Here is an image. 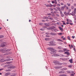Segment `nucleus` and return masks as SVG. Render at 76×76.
I'll use <instances>...</instances> for the list:
<instances>
[{
    "label": "nucleus",
    "mask_w": 76,
    "mask_h": 76,
    "mask_svg": "<svg viewBox=\"0 0 76 76\" xmlns=\"http://www.w3.org/2000/svg\"><path fill=\"white\" fill-rule=\"evenodd\" d=\"M53 63L55 64L56 66H61L63 64L62 63H59L57 61H54Z\"/></svg>",
    "instance_id": "nucleus-1"
},
{
    "label": "nucleus",
    "mask_w": 76,
    "mask_h": 76,
    "mask_svg": "<svg viewBox=\"0 0 76 76\" xmlns=\"http://www.w3.org/2000/svg\"><path fill=\"white\" fill-rule=\"evenodd\" d=\"M47 49L48 50H50V51H52V52H54V50H56L55 49H54V48L51 47L48 48H47Z\"/></svg>",
    "instance_id": "nucleus-2"
},
{
    "label": "nucleus",
    "mask_w": 76,
    "mask_h": 76,
    "mask_svg": "<svg viewBox=\"0 0 76 76\" xmlns=\"http://www.w3.org/2000/svg\"><path fill=\"white\" fill-rule=\"evenodd\" d=\"M49 43L50 44H48L49 46H55V45H56V44L54 43H52V42H50Z\"/></svg>",
    "instance_id": "nucleus-3"
},
{
    "label": "nucleus",
    "mask_w": 76,
    "mask_h": 76,
    "mask_svg": "<svg viewBox=\"0 0 76 76\" xmlns=\"http://www.w3.org/2000/svg\"><path fill=\"white\" fill-rule=\"evenodd\" d=\"M6 42H3L1 45H0L1 46V47H3L6 46Z\"/></svg>",
    "instance_id": "nucleus-4"
},
{
    "label": "nucleus",
    "mask_w": 76,
    "mask_h": 76,
    "mask_svg": "<svg viewBox=\"0 0 76 76\" xmlns=\"http://www.w3.org/2000/svg\"><path fill=\"white\" fill-rule=\"evenodd\" d=\"M51 30L53 32H57V31H58V30H57V29H54L52 27V28L51 29Z\"/></svg>",
    "instance_id": "nucleus-5"
},
{
    "label": "nucleus",
    "mask_w": 76,
    "mask_h": 76,
    "mask_svg": "<svg viewBox=\"0 0 76 76\" xmlns=\"http://www.w3.org/2000/svg\"><path fill=\"white\" fill-rule=\"evenodd\" d=\"M66 72L67 73H69V74H71L72 73H74L73 71L69 70L67 71H66Z\"/></svg>",
    "instance_id": "nucleus-6"
},
{
    "label": "nucleus",
    "mask_w": 76,
    "mask_h": 76,
    "mask_svg": "<svg viewBox=\"0 0 76 76\" xmlns=\"http://www.w3.org/2000/svg\"><path fill=\"white\" fill-rule=\"evenodd\" d=\"M72 13H70V15H72V16H75V14H76V12H75L74 11H72Z\"/></svg>",
    "instance_id": "nucleus-7"
},
{
    "label": "nucleus",
    "mask_w": 76,
    "mask_h": 76,
    "mask_svg": "<svg viewBox=\"0 0 76 76\" xmlns=\"http://www.w3.org/2000/svg\"><path fill=\"white\" fill-rule=\"evenodd\" d=\"M54 68L55 69H60L61 68V66H55Z\"/></svg>",
    "instance_id": "nucleus-8"
},
{
    "label": "nucleus",
    "mask_w": 76,
    "mask_h": 76,
    "mask_svg": "<svg viewBox=\"0 0 76 76\" xmlns=\"http://www.w3.org/2000/svg\"><path fill=\"white\" fill-rule=\"evenodd\" d=\"M10 60H11V59L8 58V59H7L5 60H4V61H10Z\"/></svg>",
    "instance_id": "nucleus-9"
},
{
    "label": "nucleus",
    "mask_w": 76,
    "mask_h": 76,
    "mask_svg": "<svg viewBox=\"0 0 76 76\" xmlns=\"http://www.w3.org/2000/svg\"><path fill=\"white\" fill-rule=\"evenodd\" d=\"M50 34L52 35H56V34L55 33L51 32Z\"/></svg>",
    "instance_id": "nucleus-10"
},
{
    "label": "nucleus",
    "mask_w": 76,
    "mask_h": 76,
    "mask_svg": "<svg viewBox=\"0 0 76 76\" xmlns=\"http://www.w3.org/2000/svg\"><path fill=\"white\" fill-rule=\"evenodd\" d=\"M10 72H7L6 73L5 75V76H8V75H10Z\"/></svg>",
    "instance_id": "nucleus-11"
},
{
    "label": "nucleus",
    "mask_w": 76,
    "mask_h": 76,
    "mask_svg": "<svg viewBox=\"0 0 76 76\" xmlns=\"http://www.w3.org/2000/svg\"><path fill=\"white\" fill-rule=\"evenodd\" d=\"M15 68H16V66H12L10 67V69H15Z\"/></svg>",
    "instance_id": "nucleus-12"
},
{
    "label": "nucleus",
    "mask_w": 76,
    "mask_h": 76,
    "mask_svg": "<svg viewBox=\"0 0 76 76\" xmlns=\"http://www.w3.org/2000/svg\"><path fill=\"white\" fill-rule=\"evenodd\" d=\"M46 7H51L53 6V5H50L49 4H47L46 5Z\"/></svg>",
    "instance_id": "nucleus-13"
},
{
    "label": "nucleus",
    "mask_w": 76,
    "mask_h": 76,
    "mask_svg": "<svg viewBox=\"0 0 76 76\" xmlns=\"http://www.w3.org/2000/svg\"><path fill=\"white\" fill-rule=\"evenodd\" d=\"M58 28L59 29H60V30L61 31H63V28H61V26H59Z\"/></svg>",
    "instance_id": "nucleus-14"
},
{
    "label": "nucleus",
    "mask_w": 76,
    "mask_h": 76,
    "mask_svg": "<svg viewBox=\"0 0 76 76\" xmlns=\"http://www.w3.org/2000/svg\"><path fill=\"white\" fill-rule=\"evenodd\" d=\"M56 40L57 41H58L59 42H63V41H62V40L60 39H56Z\"/></svg>",
    "instance_id": "nucleus-15"
},
{
    "label": "nucleus",
    "mask_w": 76,
    "mask_h": 76,
    "mask_svg": "<svg viewBox=\"0 0 76 76\" xmlns=\"http://www.w3.org/2000/svg\"><path fill=\"white\" fill-rule=\"evenodd\" d=\"M4 60L3 59H1L0 60V62H1V63H3V62H4Z\"/></svg>",
    "instance_id": "nucleus-16"
},
{
    "label": "nucleus",
    "mask_w": 76,
    "mask_h": 76,
    "mask_svg": "<svg viewBox=\"0 0 76 76\" xmlns=\"http://www.w3.org/2000/svg\"><path fill=\"white\" fill-rule=\"evenodd\" d=\"M64 6H62L61 7V10H62L63 11H64Z\"/></svg>",
    "instance_id": "nucleus-17"
},
{
    "label": "nucleus",
    "mask_w": 76,
    "mask_h": 76,
    "mask_svg": "<svg viewBox=\"0 0 76 76\" xmlns=\"http://www.w3.org/2000/svg\"><path fill=\"white\" fill-rule=\"evenodd\" d=\"M61 60L64 61H66L67 60V58H62Z\"/></svg>",
    "instance_id": "nucleus-18"
},
{
    "label": "nucleus",
    "mask_w": 76,
    "mask_h": 76,
    "mask_svg": "<svg viewBox=\"0 0 76 76\" xmlns=\"http://www.w3.org/2000/svg\"><path fill=\"white\" fill-rule=\"evenodd\" d=\"M53 56H55V57H57L58 56V55L57 54H55L54 55H52V56L53 57Z\"/></svg>",
    "instance_id": "nucleus-19"
},
{
    "label": "nucleus",
    "mask_w": 76,
    "mask_h": 76,
    "mask_svg": "<svg viewBox=\"0 0 76 76\" xmlns=\"http://www.w3.org/2000/svg\"><path fill=\"white\" fill-rule=\"evenodd\" d=\"M11 50V49H8L6 50V51H7V52H9V51H10Z\"/></svg>",
    "instance_id": "nucleus-20"
},
{
    "label": "nucleus",
    "mask_w": 76,
    "mask_h": 76,
    "mask_svg": "<svg viewBox=\"0 0 76 76\" xmlns=\"http://www.w3.org/2000/svg\"><path fill=\"white\" fill-rule=\"evenodd\" d=\"M45 40L46 41H49L50 40V39L49 38H46L45 39Z\"/></svg>",
    "instance_id": "nucleus-21"
},
{
    "label": "nucleus",
    "mask_w": 76,
    "mask_h": 76,
    "mask_svg": "<svg viewBox=\"0 0 76 76\" xmlns=\"http://www.w3.org/2000/svg\"><path fill=\"white\" fill-rule=\"evenodd\" d=\"M59 53H63V50H60L58 51Z\"/></svg>",
    "instance_id": "nucleus-22"
},
{
    "label": "nucleus",
    "mask_w": 76,
    "mask_h": 76,
    "mask_svg": "<svg viewBox=\"0 0 76 76\" xmlns=\"http://www.w3.org/2000/svg\"><path fill=\"white\" fill-rule=\"evenodd\" d=\"M55 4H57V0H54Z\"/></svg>",
    "instance_id": "nucleus-23"
},
{
    "label": "nucleus",
    "mask_w": 76,
    "mask_h": 76,
    "mask_svg": "<svg viewBox=\"0 0 76 76\" xmlns=\"http://www.w3.org/2000/svg\"><path fill=\"white\" fill-rule=\"evenodd\" d=\"M67 69L66 68H63V70H67Z\"/></svg>",
    "instance_id": "nucleus-24"
},
{
    "label": "nucleus",
    "mask_w": 76,
    "mask_h": 76,
    "mask_svg": "<svg viewBox=\"0 0 76 76\" xmlns=\"http://www.w3.org/2000/svg\"><path fill=\"white\" fill-rule=\"evenodd\" d=\"M69 61H70V63H73V62H72V59L69 60Z\"/></svg>",
    "instance_id": "nucleus-25"
},
{
    "label": "nucleus",
    "mask_w": 76,
    "mask_h": 76,
    "mask_svg": "<svg viewBox=\"0 0 76 76\" xmlns=\"http://www.w3.org/2000/svg\"><path fill=\"white\" fill-rule=\"evenodd\" d=\"M4 36L3 35H0V38H4Z\"/></svg>",
    "instance_id": "nucleus-26"
},
{
    "label": "nucleus",
    "mask_w": 76,
    "mask_h": 76,
    "mask_svg": "<svg viewBox=\"0 0 76 76\" xmlns=\"http://www.w3.org/2000/svg\"><path fill=\"white\" fill-rule=\"evenodd\" d=\"M52 27H49L47 28V29L48 30H50V29H51Z\"/></svg>",
    "instance_id": "nucleus-27"
},
{
    "label": "nucleus",
    "mask_w": 76,
    "mask_h": 76,
    "mask_svg": "<svg viewBox=\"0 0 76 76\" xmlns=\"http://www.w3.org/2000/svg\"><path fill=\"white\" fill-rule=\"evenodd\" d=\"M62 64H63V65H66L67 64V63L64 62V63H62Z\"/></svg>",
    "instance_id": "nucleus-28"
},
{
    "label": "nucleus",
    "mask_w": 76,
    "mask_h": 76,
    "mask_svg": "<svg viewBox=\"0 0 76 76\" xmlns=\"http://www.w3.org/2000/svg\"><path fill=\"white\" fill-rule=\"evenodd\" d=\"M53 9H54V10H55V11H56V12H57V11H58V10L56 9V8H53Z\"/></svg>",
    "instance_id": "nucleus-29"
},
{
    "label": "nucleus",
    "mask_w": 76,
    "mask_h": 76,
    "mask_svg": "<svg viewBox=\"0 0 76 76\" xmlns=\"http://www.w3.org/2000/svg\"><path fill=\"white\" fill-rule=\"evenodd\" d=\"M12 75H13V76H17V74H15V73H14V74H13Z\"/></svg>",
    "instance_id": "nucleus-30"
},
{
    "label": "nucleus",
    "mask_w": 76,
    "mask_h": 76,
    "mask_svg": "<svg viewBox=\"0 0 76 76\" xmlns=\"http://www.w3.org/2000/svg\"><path fill=\"white\" fill-rule=\"evenodd\" d=\"M58 48V49H59V50H61V49H62V48H61V47L60 46V47H59Z\"/></svg>",
    "instance_id": "nucleus-31"
},
{
    "label": "nucleus",
    "mask_w": 76,
    "mask_h": 76,
    "mask_svg": "<svg viewBox=\"0 0 76 76\" xmlns=\"http://www.w3.org/2000/svg\"><path fill=\"white\" fill-rule=\"evenodd\" d=\"M57 8L58 10L59 11H61V10H60V7H57Z\"/></svg>",
    "instance_id": "nucleus-32"
},
{
    "label": "nucleus",
    "mask_w": 76,
    "mask_h": 76,
    "mask_svg": "<svg viewBox=\"0 0 76 76\" xmlns=\"http://www.w3.org/2000/svg\"><path fill=\"white\" fill-rule=\"evenodd\" d=\"M68 66V67H69V68H71L72 67V65H69Z\"/></svg>",
    "instance_id": "nucleus-33"
},
{
    "label": "nucleus",
    "mask_w": 76,
    "mask_h": 76,
    "mask_svg": "<svg viewBox=\"0 0 76 76\" xmlns=\"http://www.w3.org/2000/svg\"><path fill=\"white\" fill-rule=\"evenodd\" d=\"M63 50H64L63 51H67V49L66 48H64L63 49Z\"/></svg>",
    "instance_id": "nucleus-34"
},
{
    "label": "nucleus",
    "mask_w": 76,
    "mask_h": 76,
    "mask_svg": "<svg viewBox=\"0 0 76 76\" xmlns=\"http://www.w3.org/2000/svg\"><path fill=\"white\" fill-rule=\"evenodd\" d=\"M44 25H46V26H48V24L47 23H45Z\"/></svg>",
    "instance_id": "nucleus-35"
},
{
    "label": "nucleus",
    "mask_w": 76,
    "mask_h": 76,
    "mask_svg": "<svg viewBox=\"0 0 76 76\" xmlns=\"http://www.w3.org/2000/svg\"><path fill=\"white\" fill-rule=\"evenodd\" d=\"M74 75H75V73H74V74H71L70 75L72 76H74Z\"/></svg>",
    "instance_id": "nucleus-36"
},
{
    "label": "nucleus",
    "mask_w": 76,
    "mask_h": 76,
    "mask_svg": "<svg viewBox=\"0 0 76 76\" xmlns=\"http://www.w3.org/2000/svg\"><path fill=\"white\" fill-rule=\"evenodd\" d=\"M6 72H10V70L9 69H7V70H6Z\"/></svg>",
    "instance_id": "nucleus-37"
},
{
    "label": "nucleus",
    "mask_w": 76,
    "mask_h": 76,
    "mask_svg": "<svg viewBox=\"0 0 76 76\" xmlns=\"http://www.w3.org/2000/svg\"><path fill=\"white\" fill-rule=\"evenodd\" d=\"M58 35H62V34L61 33H60L58 34Z\"/></svg>",
    "instance_id": "nucleus-38"
},
{
    "label": "nucleus",
    "mask_w": 76,
    "mask_h": 76,
    "mask_svg": "<svg viewBox=\"0 0 76 76\" xmlns=\"http://www.w3.org/2000/svg\"><path fill=\"white\" fill-rule=\"evenodd\" d=\"M74 12L76 13V8H74Z\"/></svg>",
    "instance_id": "nucleus-39"
},
{
    "label": "nucleus",
    "mask_w": 76,
    "mask_h": 76,
    "mask_svg": "<svg viewBox=\"0 0 76 76\" xmlns=\"http://www.w3.org/2000/svg\"><path fill=\"white\" fill-rule=\"evenodd\" d=\"M57 6H58V7H60V4H57Z\"/></svg>",
    "instance_id": "nucleus-40"
},
{
    "label": "nucleus",
    "mask_w": 76,
    "mask_h": 76,
    "mask_svg": "<svg viewBox=\"0 0 76 76\" xmlns=\"http://www.w3.org/2000/svg\"><path fill=\"white\" fill-rule=\"evenodd\" d=\"M61 16L62 17H63L64 16V15L63 14H62L61 15Z\"/></svg>",
    "instance_id": "nucleus-41"
},
{
    "label": "nucleus",
    "mask_w": 76,
    "mask_h": 76,
    "mask_svg": "<svg viewBox=\"0 0 76 76\" xmlns=\"http://www.w3.org/2000/svg\"><path fill=\"white\" fill-rule=\"evenodd\" d=\"M59 45H62V44H63V43L61 42H59Z\"/></svg>",
    "instance_id": "nucleus-42"
},
{
    "label": "nucleus",
    "mask_w": 76,
    "mask_h": 76,
    "mask_svg": "<svg viewBox=\"0 0 76 76\" xmlns=\"http://www.w3.org/2000/svg\"><path fill=\"white\" fill-rule=\"evenodd\" d=\"M50 11H53V8H50Z\"/></svg>",
    "instance_id": "nucleus-43"
},
{
    "label": "nucleus",
    "mask_w": 76,
    "mask_h": 76,
    "mask_svg": "<svg viewBox=\"0 0 76 76\" xmlns=\"http://www.w3.org/2000/svg\"><path fill=\"white\" fill-rule=\"evenodd\" d=\"M49 19L51 20H53V18H49Z\"/></svg>",
    "instance_id": "nucleus-44"
},
{
    "label": "nucleus",
    "mask_w": 76,
    "mask_h": 76,
    "mask_svg": "<svg viewBox=\"0 0 76 76\" xmlns=\"http://www.w3.org/2000/svg\"><path fill=\"white\" fill-rule=\"evenodd\" d=\"M67 38H68V39L69 40H70V37L68 36L67 37Z\"/></svg>",
    "instance_id": "nucleus-45"
},
{
    "label": "nucleus",
    "mask_w": 76,
    "mask_h": 76,
    "mask_svg": "<svg viewBox=\"0 0 76 76\" xmlns=\"http://www.w3.org/2000/svg\"><path fill=\"white\" fill-rule=\"evenodd\" d=\"M66 20H67V22H70V21H71V20H69V19H67Z\"/></svg>",
    "instance_id": "nucleus-46"
},
{
    "label": "nucleus",
    "mask_w": 76,
    "mask_h": 76,
    "mask_svg": "<svg viewBox=\"0 0 76 76\" xmlns=\"http://www.w3.org/2000/svg\"><path fill=\"white\" fill-rule=\"evenodd\" d=\"M67 4H68V6H70V4H68V3Z\"/></svg>",
    "instance_id": "nucleus-47"
},
{
    "label": "nucleus",
    "mask_w": 76,
    "mask_h": 76,
    "mask_svg": "<svg viewBox=\"0 0 76 76\" xmlns=\"http://www.w3.org/2000/svg\"><path fill=\"white\" fill-rule=\"evenodd\" d=\"M52 3L53 4H54V3H55V2L54 1H52Z\"/></svg>",
    "instance_id": "nucleus-48"
},
{
    "label": "nucleus",
    "mask_w": 76,
    "mask_h": 76,
    "mask_svg": "<svg viewBox=\"0 0 76 76\" xmlns=\"http://www.w3.org/2000/svg\"><path fill=\"white\" fill-rule=\"evenodd\" d=\"M44 19H49V18L48 17H46L44 18Z\"/></svg>",
    "instance_id": "nucleus-49"
},
{
    "label": "nucleus",
    "mask_w": 76,
    "mask_h": 76,
    "mask_svg": "<svg viewBox=\"0 0 76 76\" xmlns=\"http://www.w3.org/2000/svg\"><path fill=\"white\" fill-rule=\"evenodd\" d=\"M67 55H68V56L70 55V53H69V52H68L67 53Z\"/></svg>",
    "instance_id": "nucleus-50"
},
{
    "label": "nucleus",
    "mask_w": 76,
    "mask_h": 76,
    "mask_svg": "<svg viewBox=\"0 0 76 76\" xmlns=\"http://www.w3.org/2000/svg\"><path fill=\"white\" fill-rule=\"evenodd\" d=\"M64 8H65V7H67V6H66V5H64Z\"/></svg>",
    "instance_id": "nucleus-51"
},
{
    "label": "nucleus",
    "mask_w": 76,
    "mask_h": 76,
    "mask_svg": "<svg viewBox=\"0 0 76 76\" xmlns=\"http://www.w3.org/2000/svg\"><path fill=\"white\" fill-rule=\"evenodd\" d=\"M72 38H73V39H74V38H75V36H72Z\"/></svg>",
    "instance_id": "nucleus-52"
},
{
    "label": "nucleus",
    "mask_w": 76,
    "mask_h": 76,
    "mask_svg": "<svg viewBox=\"0 0 76 76\" xmlns=\"http://www.w3.org/2000/svg\"><path fill=\"white\" fill-rule=\"evenodd\" d=\"M51 15V13H49L47 14V15Z\"/></svg>",
    "instance_id": "nucleus-53"
},
{
    "label": "nucleus",
    "mask_w": 76,
    "mask_h": 76,
    "mask_svg": "<svg viewBox=\"0 0 76 76\" xmlns=\"http://www.w3.org/2000/svg\"><path fill=\"white\" fill-rule=\"evenodd\" d=\"M71 9H74V6H72Z\"/></svg>",
    "instance_id": "nucleus-54"
},
{
    "label": "nucleus",
    "mask_w": 76,
    "mask_h": 76,
    "mask_svg": "<svg viewBox=\"0 0 76 76\" xmlns=\"http://www.w3.org/2000/svg\"><path fill=\"white\" fill-rule=\"evenodd\" d=\"M65 73V71H62V73Z\"/></svg>",
    "instance_id": "nucleus-55"
},
{
    "label": "nucleus",
    "mask_w": 76,
    "mask_h": 76,
    "mask_svg": "<svg viewBox=\"0 0 76 76\" xmlns=\"http://www.w3.org/2000/svg\"><path fill=\"white\" fill-rule=\"evenodd\" d=\"M73 50H74L75 51H76V49H75V48L74 47L73 48Z\"/></svg>",
    "instance_id": "nucleus-56"
},
{
    "label": "nucleus",
    "mask_w": 76,
    "mask_h": 76,
    "mask_svg": "<svg viewBox=\"0 0 76 76\" xmlns=\"http://www.w3.org/2000/svg\"><path fill=\"white\" fill-rule=\"evenodd\" d=\"M68 53V52L66 51L64 52V54H67V53Z\"/></svg>",
    "instance_id": "nucleus-57"
},
{
    "label": "nucleus",
    "mask_w": 76,
    "mask_h": 76,
    "mask_svg": "<svg viewBox=\"0 0 76 76\" xmlns=\"http://www.w3.org/2000/svg\"><path fill=\"white\" fill-rule=\"evenodd\" d=\"M53 6V7H56V5L55 4L52 5V6Z\"/></svg>",
    "instance_id": "nucleus-58"
},
{
    "label": "nucleus",
    "mask_w": 76,
    "mask_h": 76,
    "mask_svg": "<svg viewBox=\"0 0 76 76\" xmlns=\"http://www.w3.org/2000/svg\"><path fill=\"white\" fill-rule=\"evenodd\" d=\"M62 39H63V40H65V39H66V37H65L64 38H62Z\"/></svg>",
    "instance_id": "nucleus-59"
},
{
    "label": "nucleus",
    "mask_w": 76,
    "mask_h": 76,
    "mask_svg": "<svg viewBox=\"0 0 76 76\" xmlns=\"http://www.w3.org/2000/svg\"><path fill=\"white\" fill-rule=\"evenodd\" d=\"M56 16H58V17H59V16H60V15H59L57 14L56 15Z\"/></svg>",
    "instance_id": "nucleus-60"
},
{
    "label": "nucleus",
    "mask_w": 76,
    "mask_h": 76,
    "mask_svg": "<svg viewBox=\"0 0 76 76\" xmlns=\"http://www.w3.org/2000/svg\"><path fill=\"white\" fill-rule=\"evenodd\" d=\"M61 5L62 6H63V5L64 4H63V3H61Z\"/></svg>",
    "instance_id": "nucleus-61"
},
{
    "label": "nucleus",
    "mask_w": 76,
    "mask_h": 76,
    "mask_svg": "<svg viewBox=\"0 0 76 76\" xmlns=\"http://www.w3.org/2000/svg\"><path fill=\"white\" fill-rule=\"evenodd\" d=\"M59 73H61V74L62 73V71H60L59 72Z\"/></svg>",
    "instance_id": "nucleus-62"
},
{
    "label": "nucleus",
    "mask_w": 76,
    "mask_h": 76,
    "mask_svg": "<svg viewBox=\"0 0 76 76\" xmlns=\"http://www.w3.org/2000/svg\"><path fill=\"white\" fill-rule=\"evenodd\" d=\"M63 76H67V75L65 74H63Z\"/></svg>",
    "instance_id": "nucleus-63"
},
{
    "label": "nucleus",
    "mask_w": 76,
    "mask_h": 76,
    "mask_svg": "<svg viewBox=\"0 0 76 76\" xmlns=\"http://www.w3.org/2000/svg\"><path fill=\"white\" fill-rule=\"evenodd\" d=\"M75 20H76V15H75L74 17Z\"/></svg>",
    "instance_id": "nucleus-64"
}]
</instances>
